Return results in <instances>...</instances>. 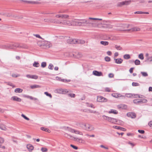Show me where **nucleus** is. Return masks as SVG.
Listing matches in <instances>:
<instances>
[{
    "mask_svg": "<svg viewBox=\"0 0 152 152\" xmlns=\"http://www.w3.org/2000/svg\"><path fill=\"white\" fill-rule=\"evenodd\" d=\"M149 61L151 62L152 61V56L151 57H147L146 58L145 61Z\"/></svg>",
    "mask_w": 152,
    "mask_h": 152,
    "instance_id": "nucleus-35",
    "label": "nucleus"
},
{
    "mask_svg": "<svg viewBox=\"0 0 152 152\" xmlns=\"http://www.w3.org/2000/svg\"><path fill=\"white\" fill-rule=\"evenodd\" d=\"M114 128L116 129H120L121 131H126V129L124 128H122L121 126H113Z\"/></svg>",
    "mask_w": 152,
    "mask_h": 152,
    "instance_id": "nucleus-11",
    "label": "nucleus"
},
{
    "mask_svg": "<svg viewBox=\"0 0 152 152\" xmlns=\"http://www.w3.org/2000/svg\"><path fill=\"white\" fill-rule=\"evenodd\" d=\"M41 151L42 152H44L47 151L48 149L46 148H41Z\"/></svg>",
    "mask_w": 152,
    "mask_h": 152,
    "instance_id": "nucleus-53",
    "label": "nucleus"
},
{
    "mask_svg": "<svg viewBox=\"0 0 152 152\" xmlns=\"http://www.w3.org/2000/svg\"><path fill=\"white\" fill-rule=\"evenodd\" d=\"M61 24H62L65 25L70 26L71 25L70 22L69 21L63 20L61 21Z\"/></svg>",
    "mask_w": 152,
    "mask_h": 152,
    "instance_id": "nucleus-13",
    "label": "nucleus"
},
{
    "mask_svg": "<svg viewBox=\"0 0 152 152\" xmlns=\"http://www.w3.org/2000/svg\"><path fill=\"white\" fill-rule=\"evenodd\" d=\"M138 58L141 60H143L144 58L143 54L142 53H141L139 55Z\"/></svg>",
    "mask_w": 152,
    "mask_h": 152,
    "instance_id": "nucleus-38",
    "label": "nucleus"
},
{
    "mask_svg": "<svg viewBox=\"0 0 152 152\" xmlns=\"http://www.w3.org/2000/svg\"><path fill=\"white\" fill-rule=\"evenodd\" d=\"M131 1V0L125 1L118 2L117 4V6L121 7L123 5H127L129 4Z\"/></svg>",
    "mask_w": 152,
    "mask_h": 152,
    "instance_id": "nucleus-3",
    "label": "nucleus"
},
{
    "mask_svg": "<svg viewBox=\"0 0 152 152\" xmlns=\"http://www.w3.org/2000/svg\"><path fill=\"white\" fill-rule=\"evenodd\" d=\"M43 45L46 46V47L49 48L51 46V45L50 43L47 41L44 42V43H43Z\"/></svg>",
    "mask_w": 152,
    "mask_h": 152,
    "instance_id": "nucleus-16",
    "label": "nucleus"
},
{
    "mask_svg": "<svg viewBox=\"0 0 152 152\" xmlns=\"http://www.w3.org/2000/svg\"><path fill=\"white\" fill-rule=\"evenodd\" d=\"M77 40L75 39H70L67 40L68 43L71 44L77 43Z\"/></svg>",
    "mask_w": 152,
    "mask_h": 152,
    "instance_id": "nucleus-8",
    "label": "nucleus"
},
{
    "mask_svg": "<svg viewBox=\"0 0 152 152\" xmlns=\"http://www.w3.org/2000/svg\"><path fill=\"white\" fill-rule=\"evenodd\" d=\"M124 58L126 59H128L130 58V55L128 54H126L124 56Z\"/></svg>",
    "mask_w": 152,
    "mask_h": 152,
    "instance_id": "nucleus-30",
    "label": "nucleus"
},
{
    "mask_svg": "<svg viewBox=\"0 0 152 152\" xmlns=\"http://www.w3.org/2000/svg\"><path fill=\"white\" fill-rule=\"evenodd\" d=\"M104 59L106 61L109 62L110 60V58L108 56H106L104 58Z\"/></svg>",
    "mask_w": 152,
    "mask_h": 152,
    "instance_id": "nucleus-49",
    "label": "nucleus"
},
{
    "mask_svg": "<svg viewBox=\"0 0 152 152\" xmlns=\"http://www.w3.org/2000/svg\"><path fill=\"white\" fill-rule=\"evenodd\" d=\"M76 54H73V56L74 57L79 58L81 57L82 56V55L81 53L80 52H77L76 53Z\"/></svg>",
    "mask_w": 152,
    "mask_h": 152,
    "instance_id": "nucleus-17",
    "label": "nucleus"
},
{
    "mask_svg": "<svg viewBox=\"0 0 152 152\" xmlns=\"http://www.w3.org/2000/svg\"><path fill=\"white\" fill-rule=\"evenodd\" d=\"M87 126L85 127V129L87 130L91 131L94 129V128L92 126L90 125L89 124H86Z\"/></svg>",
    "mask_w": 152,
    "mask_h": 152,
    "instance_id": "nucleus-7",
    "label": "nucleus"
},
{
    "mask_svg": "<svg viewBox=\"0 0 152 152\" xmlns=\"http://www.w3.org/2000/svg\"><path fill=\"white\" fill-rule=\"evenodd\" d=\"M138 132L140 133L143 134L145 133V131L142 130H138Z\"/></svg>",
    "mask_w": 152,
    "mask_h": 152,
    "instance_id": "nucleus-58",
    "label": "nucleus"
},
{
    "mask_svg": "<svg viewBox=\"0 0 152 152\" xmlns=\"http://www.w3.org/2000/svg\"><path fill=\"white\" fill-rule=\"evenodd\" d=\"M23 91V89L19 88H16L15 90V92L16 93H21Z\"/></svg>",
    "mask_w": 152,
    "mask_h": 152,
    "instance_id": "nucleus-27",
    "label": "nucleus"
},
{
    "mask_svg": "<svg viewBox=\"0 0 152 152\" xmlns=\"http://www.w3.org/2000/svg\"><path fill=\"white\" fill-rule=\"evenodd\" d=\"M21 116L23 118L29 121V119L27 117H26V115H25L23 114H22L21 115Z\"/></svg>",
    "mask_w": 152,
    "mask_h": 152,
    "instance_id": "nucleus-48",
    "label": "nucleus"
},
{
    "mask_svg": "<svg viewBox=\"0 0 152 152\" xmlns=\"http://www.w3.org/2000/svg\"><path fill=\"white\" fill-rule=\"evenodd\" d=\"M134 64L136 65H138L140 64V61L138 59H136L134 61Z\"/></svg>",
    "mask_w": 152,
    "mask_h": 152,
    "instance_id": "nucleus-32",
    "label": "nucleus"
},
{
    "mask_svg": "<svg viewBox=\"0 0 152 152\" xmlns=\"http://www.w3.org/2000/svg\"><path fill=\"white\" fill-rule=\"evenodd\" d=\"M55 92L59 94L62 93V89H57L55 90Z\"/></svg>",
    "mask_w": 152,
    "mask_h": 152,
    "instance_id": "nucleus-41",
    "label": "nucleus"
},
{
    "mask_svg": "<svg viewBox=\"0 0 152 152\" xmlns=\"http://www.w3.org/2000/svg\"><path fill=\"white\" fill-rule=\"evenodd\" d=\"M140 30V29L137 27H134L133 28H132L131 29H129L128 30V31H139Z\"/></svg>",
    "mask_w": 152,
    "mask_h": 152,
    "instance_id": "nucleus-19",
    "label": "nucleus"
},
{
    "mask_svg": "<svg viewBox=\"0 0 152 152\" xmlns=\"http://www.w3.org/2000/svg\"><path fill=\"white\" fill-rule=\"evenodd\" d=\"M109 122L115 124L118 122V120L115 118L110 117Z\"/></svg>",
    "mask_w": 152,
    "mask_h": 152,
    "instance_id": "nucleus-20",
    "label": "nucleus"
},
{
    "mask_svg": "<svg viewBox=\"0 0 152 152\" xmlns=\"http://www.w3.org/2000/svg\"><path fill=\"white\" fill-rule=\"evenodd\" d=\"M97 101L99 102H106L107 101V99L101 96H97Z\"/></svg>",
    "mask_w": 152,
    "mask_h": 152,
    "instance_id": "nucleus-4",
    "label": "nucleus"
},
{
    "mask_svg": "<svg viewBox=\"0 0 152 152\" xmlns=\"http://www.w3.org/2000/svg\"><path fill=\"white\" fill-rule=\"evenodd\" d=\"M44 94L47 96L50 97V98H52V96L50 94L48 93L47 92H44Z\"/></svg>",
    "mask_w": 152,
    "mask_h": 152,
    "instance_id": "nucleus-42",
    "label": "nucleus"
},
{
    "mask_svg": "<svg viewBox=\"0 0 152 152\" xmlns=\"http://www.w3.org/2000/svg\"><path fill=\"white\" fill-rule=\"evenodd\" d=\"M108 113L110 114L113 113L115 114H117L118 113V112L116 110L113 109H111L110 111H108Z\"/></svg>",
    "mask_w": 152,
    "mask_h": 152,
    "instance_id": "nucleus-22",
    "label": "nucleus"
},
{
    "mask_svg": "<svg viewBox=\"0 0 152 152\" xmlns=\"http://www.w3.org/2000/svg\"><path fill=\"white\" fill-rule=\"evenodd\" d=\"M118 109H126L127 108V106L124 104H120L117 106Z\"/></svg>",
    "mask_w": 152,
    "mask_h": 152,
    "instance_id": "nucleus-10",
    "label": "nucleus"
},
{
    "mask_svg": "<svg viewBox=\"0 0 152 152\" xmlns=\"http://www.w3.org/2000/svg\"><path fill=\"white\" fill-rule=\"evenodd\" d=\"M133 102L134 104H142L141 99L138 101V99H134L133 100Z\"/></svg>",
    "mask_w": 152,
    "mask_h": 152,
    "instance_id": "nucleus-24",
    "label": "nucleus"
},
{
    "mask_svg": "<svg viewBox=\"0 0 152 152\" xmlns=\"http://www.w3.org/2000/svg\"><path fill=\"white\" fill-rule=\"evenodd\" d=\"M89 18L88 19L78 20L75 19V20H78L80 21V26H92L93 23H92L90 20Z\"/></svg>",
    "mask_w": 152,
    "mask_h": 152,
    "instance_id": "nucleus-1",
    "label": "nucleus"
},
{
    "mask_svg": "<svg viewBox=\"0 0 152 152\" xmlns=\"http://www.w3.org/2000/svg\"><path fill=\"white\" fill-rule=\"evenodd\" d=\"M142 103H146L148 102V100L146 99H141Z\"/></svg>",
    "mask_w": 152,
    "mask_h": 152,
    "instance_id": "nucleus-59",
    "label": "nucleus"
},
{
    "mask_svg": "<svg viewBox=\"0 0 152 152\" xmlns=\"http://www.w3.org/2000/svg\"><path fill=\"white\" fill-rule=\"evenodd\" d=\"M4 139L3 138L0 137V144H2L4 142Z\"/></svg>",
    "mask_w": 152,
    "mask_h": 152,
    "instance_id": "nucleus-55",
    "label": "nucleus"
},
{
    "mask_svg": "<svg viewBox=\"0 0 152 152\" xmlns=\"http://www.w3.org/2000/svg\"><path fill=\"white\" fill-rule=\"evenodd\" d=\"M127 116L132 118H135L136 117V115L133 112H129L127 113Z\"/></svg>",
    "mask_w": 152,
    "mask_h": 152,
    "instance_id": "nucleus-5",
    "label": "nucleus"
},
{
    "mask_svg": "<svg viewBox=\"0 0 152 152\" xmlns=\"http://www.w3.org/2000/svg\"><path fill=\"white\" fill-rule=\"evenodd\" d=\"M89 19H90V20H102V19L91 18H89Z\"/></svg>",
    "mask_w": 152,
    "mask_h": 152,
    "instance_id": "nucleus-61",
    "label": "nucleus"
},
{
    "mask_svg": "<svg viewBox=\"0 0 152 152\" xmlns=\"http://www.w3.org/2000/svg\"><path fill=\"white\" fill-rule=\"evenodd\" d=\"M41 87V86L39 85H31L30 86V88L32 89H34L36 88H40Z\"/></svg>",
    "mask_w": 152,
    "mask_h": 152,
    "instance_id": "nucleus-21",
    "label": "nucleus"
},
{
    "mask_svg": "<svg viewBox=\"0 0 152 152\" xmlns=\"http://www.w3.org/2000/svg\"><path fill=\"white\" fill-rule=\"evenodd\" d=\"M93 74L94 75L97 76H102L103 75V74L102 72L98 71L96 70H94L93 71Z\"/></svg>",
    "mask_w": 152,
    "mask_h": 152,
    "instance_id": "nucleus-6",
    "label": "nucleus"
},
{
    "mask_svg": "<svg viewBox=\"0 0 152 152\" xmlns=\"http://www.w3.org/2000/svg\"><path fill=\"white\" fill-rule=\"evenodd\" d=\"M102 117L104 118V119L105 120L109 122V121L110 118L105 115H103Z\"/></svg>",
    "mask_w": 152,
    "mask_h": 152,
    "instance_id": "nucleus-34",
    "label": "nucleus"
},
{
    "mask_svg": "<svg viewBox=\"0 0 152 152\" xmlns=\"http://www.w3.org/2000/svg\"><path fill=\"white\" fill-rule=\"evenodd\" d=\"M54 20V19H44V21L45 22L53 23Z\"/></svg>",
    "mask_w": 152,
    "mask_h": 152,
    "instance_id": "nucleus-23",
    "label": "nucleus"
},
{
    "mask_svg": "<svg viewBox=\"0 0 152 152\" xmlns=\"http://www.w3.org/2000/svg\"><path fill=\"white\" fill-rule=\"evenodd\" d=\"M112 96L116 98L122 97V96H123L122 95L118 93H113L112 94Z\"/></svg>",
    "mask_w": 152,
    "mask_h": 152,
    "instance_id": "nucleus-12",
    "label": "nucleus"
},
{
    "mask_svg": "<svg viewBox=\"0 0 152 152\" xmlns=\"http://www.w3.org/2000/svg\"><path fill=\"white\" fill-rule=\"evenodd\" d=\"M11 99L18 102H20L21 101V99L20 98L16 96H12L11 98Z\"/></svg>",
    "mask_w": 152,
    "mask_h": 152,
    "instance_id": "nucleus-9",
    "label": "nucleus"
},
{
    "mask_svg": "<svg viewBox=\"0 0 152 152\" xmlns=\"http://www.w3.org/2000/svg\"><path fill=\"white\" fill-rule=\"evenodd\" d=\"M26 147L30 152H31L34 149V147L31 144H28L27 145Z\"/></svg>",
    "mask_w": 152,
    "mask_h": 152,
    "instance_id": "nucleus-15",
    "label": "nucleus"
},
{
    "mask_svg": "<svg viewBox=\"0 0 152 152\" xmlns=\"http://www.w3.org/2000/svg\"><path fill=\"white\" fill-rule=\"evenodd\" d=\"M134 95V94H126L124 95H122V98H124L125 97H127L131 98Z\"/></svg>",
    "mask_w": 152,
    "mask_h": 152,
    "instance_id": "nucleus-14",
    "label": "nucleus"
},
{
    "mask_svg": "<svg viewBox=\"0 0 152 152\" xmlns=\"http://www.w3.org/2000/svg\"><path fill=\"white\" fill-rule=\"evenodd\" d=\"M77 43L83 44L85 42L83 40H77Z\"/></svg>",
    "mask_w": 152,
    "mask_h": 152,
    "instance_id": "nucleus-43",
    "label": "nucleus"
},
{
    "mask_svg": "<svg viewBox=\"0 0 152 152\" xmlns=\"http://www.w3.org/2000/svg\"><path fill=\"white\" fill-rule=\"evenodd\" d=\"M74 23L76 26H80V21H74Z\"/></svg>",
    "mask_w": 152,
    "mask_h": 152,
    "instance_id": "nucleus-45",
    "label": "nucleus"
},
{
    "mask_svg": "<svg viewBox=\"0 0 152 152\" xmlns=\"http://www.w3.org/2000/svg\"><path fill=\"white\" fill-rule=\"evenodd\" d=\"M132 85L133 86H139L140 84L137 83L133 82L132 84Z\"/></svg>",
    "mask_w": 152,
    "mask_h": 152,
    "instance_id": "nucleus-47",
    "label": "nucleus"
},
{
    "mask_svg": "<svg viewBox=\"0 0 152 152\" xmlns=\"http://www.w3.org/2000/svg\"><path fill=\"white\" fill-rule=\"evenodd\" d=\"M53 65L52 64H50L49 65L48 68L50 70H52L53 69Z\"/></svg>",
    "mask_w": 152,
    "mask_h": 152,
    "instance_id": "nucleus-50",
    "label": "nucleus"
},
{
    "mask_svg": "<svg viewBox=\"0 0 152 152\" xmlns=\"http://www.w3.org/2000/svg\"><path fill=\"white\" fill-rule=\"evenodd\" d=\"M114 76V74L113 73H110L108 75V77L110 78H113Z\"/></svg>",
    "mask_w": 152,
    "mask_h": 152,
    "instance_id": "nucleus-60",
    "label": "nucleus"
},
{
    "mask_svg": "<svg viewBox=\"0 0 152 152\" xmlns=\"http://www.w3.org/2000/svg\"><path fill=\"white\" fill-rule=\"evenodd\" d=\"M79 126L83 129H85V127L87 126V125L83 123H80L79 124Z\"/></svg>",
    "mask_w": 152,
    "mask_h": 152,
    "instance_id": "nucleus-25",
    "label": "nucleus"
},
{
    "mask_svg": "<svg viewBox=\"0 0 152 152\" xmlns=\"http://www.w3.org/2000/svg\"><path fill=\"white\" fill-rule=\"evenodd\" d=\"M77 141L80 143H82L83 140L81 138H78L77 139Z\"/></svg>",
    "mask_w": 152,
    "mask_h": 152,
    "instance_id": "nucleus-62",
    "label": "nucleus"
},
{
    "mask_svg": "<svg viewBox=\"0 0 152 152\" xmlns=\"http://www.w3.org/2000/svg\"><path fill=\"white\" fill-rule=\"evenodd\" d=\"M134 67L131 68L129 70V72L130 73H132L133 72V70L134 69Z\"/></svg>",
    "mask_w": 152,
    "mask_h": 152,
    "instance_id": "nucleus-64",
    "label": "nucleus"
},
{
    "mask_svg": "<svg viewBox=\"0 0 152 152\" xmlns=\"http://www.w3.org/2000/svg\"><path fill=\"white\" fill-rule=\"evenodd\" d=\"M140 73L143 77H147L148 76V74L146 72H141Z\"/></svg>",
    "mask_w": 152,
    "mask_h": 152,
    "instance_id": "nucleus-28",
    "label": "nucleus"
},
{
    "mask_svg": "<svg viewBox=\"0 0 152 152\" xmlns=\"http://www.w3.org/2000/svg\"><path fill=\"white\" fill-rule=\"evenodd\" d=\"M53 23L58 24H61V21H60L58 20H56L54 19V20L53 22Z\"/></svg>",
    "mask_w": 152,
    "mask_h": 152,
    "instance_id": "nucleus-37",
    "label": "nucleus"
},
{
    "mask_svg": "<svg viewBox=\"0 0 152 152\" xmlns=\"http://www.w3.org/2000/svg\"><path fill=\"white\" fill-rule=\"evenodd\" d=\"M74 133H75L76 134H79L80 135L82 134V133L81 132L75 130V132H74Z\"/></svg>",
    "mask_w": 152,
    "mask_h": 152,
    "instance_id": "nucleus-52",
    "label": "nucleus"
},
{
    "mask_svg": "<svg viewBox=\"0 0 152 152\" xmlns=\"http://www.w3.org/2000/svg\"><path fill=\"white\" fill-rule=\"evenodd\" d=\"M46 63L45 62H43L41 63V66L42 68H45L46 66Z\"/></svg>",
    "mask_w": 152,
    "mask_h": 152,
    "instance_id": "nucleus-44",
    "label": "nucleus"
},
{
    "mask_svg": "<svg viewBox=\"0 0 152 152\" xmlns=\"http://www.w3.org/2000/svg\"><path fill=\"white\" fill-rule=\"evenodd\" d=\"M31 77V79H33L36 80L38 78V76L36 75H32Z\"/></svg>",
    "mask_w": 152,
    "mask_h": 152,
    "instance_id": "nucleus-51",
    "label": "nucleus"
},
{
    "mask_svg": "<svg viewBox=\"0 0 152 152\" xmlns=\"http://www.w3.org/2000/svg\"><path fill=\"white\" fill-rule=\"evenodd\" d=\"M56 79L60 81H61L63 82H65V80L64 79H62L61 77H56Z\"/></svg>",
    "mask_w": 152,
    "mask_h": 152,
    "instance_id": "nucleus-40",
    "label": "nucleus"
},
{
    "mask_svg": "<svg viewBox=\"0 0 152 152\" xmlns=\"http://www.w3.org/2000/svg\"><path fill=\"white\" fill-rule=\"evenodd\" d=\"M0 129L3 130H5L6 129L5 126L2 124H0Z\"/></svg>",
    "mask_w": 152,
    "mask_h": 152,
    "instance_id": "nucleus-33",
    "label": "nucleus"
},
{
    "mask_svg": "<svg viewBox=\"0 0 152 152\" xmlns=\"http://www.w3.org/2000/svg\"><path fill=\"white\" fill-rule=\"evenodd\" d=\"M6 16L9 17H14V16L12 14H4Z\"/></svg>",
    "mask_w": 152,
    "mask_h": 152,
    "instance_id": "nucleus-54",
    "label": "nucleus"
},
{
    "mask_svg": "<svg viewBox=\"0 0 152 152\" xmlns=\"http://www.w3.org/2000/svg\"><path fill=\"white\" fill-rule=\"evenodd\" d=\"M86 105L88 107H91L94 108L95 107L94 106V105L92 104H89L88 103H86Z\"/></svg>",
    "mask_w": 152,
    "mask_h": 152,
    "instance_id": "nucleus-36",
    "label": "nucleus"
},
{
    "mask_svg": "<svg viewBox=\"0 0 152 152\" xmlns=\"http://www.w3.org/2000/svg\"><path fill=\"white\" fill-rule=\"evenodd\" d=\"M67 130H68V131L70 132H71L72 133H74V132H75V130L74 129H72L71 128H69L68 127H67Z\"/></svg>",
    "mask_w": 152,
    "mask_h": 152,
    "instance_id": "nucleus-39",
    "label": "nucleus"
},
{
    "mask_svg": "<svg viewBox=\"0 0 152 152\" xmlns=\"http://www.w3.org/2000/svg\"><path fill=\"white\" fill-rule=\"evenodd\" d=\"M68 96L74 98L75 97V95L74 94H68Z\"/></svg>",
    "mask_w": 152,
    "mask_h": 152,
    "instance_id": "nucleus-57",
    "label": "nucleus"
},
{
    "mask_svg": "<svg viewBox=\"0 0 152 152\" xmlns=\"http://www.w3.org/2000/svg\"><path fill=\"white\" fill-rule=\"evenodd\" d=\"M100 43L103 45L104 46H106L108 45L109 42L107 41H101L100 42Z\"/></svg>",
    "mask_w": 152,
    "mask_h": 152,
    "instance_id": "nucleus-29",
    "label": "nucleus"
},
{
    "mask_svg": "<svg viewBox=\"0 0 152 152\" xmlns=\"http://www.w3.org/2000/svg\"><path fill=\"white\" fill-rule=\"evenodd\" d=\"M115 48L118 50H122L123 49L120 46L115 45Z\"/></svg>",
    "mask_w": 152,
    "mask_h": 152,
    "instance_id": "nucleus-46",
    "label": "nucleus"
},
{
    "mask_svg": "<svg viewBox=\"0 0 152 152\" xmlns=\"http://www.w3.org/2000/svg\"><path fill=\"white\" fill-rule=\"evenodd\" d=\"M33 66L34 67H37L39 66V64L38 62L35 61L33 64Z\"/></svg>",
    "mask_w": 152,
    "mask_h": 152,
    "instance_id": "nucleus-31",
    "label": "nucleus"
},
{
    "mask_svg": "<svg viewBox=\"0 0 152 152\" xmlns=\"http://www.w3.org/2000/svg\"><path fill=\"white\" fill-rule=\"evenodd\" d=\"M20 47L19 44L18 43H15L14 44H8L5 46L6 48L14 49L17 47Z\"/></svg>",
    "mask_w": 152,
    "mask_h": 152,
    "instance_id": "nucleus-2",
    "label": "nucleus"
},
{
    "mask_svg": "<svg viewBox=\"0 0 152 152\" xmlns=\"http://www.w3.org/2000/svg\"><path fill=\"white\" fill-rule=\"evenodd\" d=\"M40 129L43 131H45L46 132H48L49 133L50 132V130L48 128H46L44 127H41L40 128Z\"/></svg>",
    "mask_w": 152,
    "mask_h": 152,
    "instance_id": "nucleus-26",
    "label": "nucleus"
},
{
    "mask_svg": "<svg viewBox=\"0 0 152 152\" xmlns=\"http://www.w3.org/2000/svg\"><path fill=\"white\" fill-rule=\"evenodd\" d=\"M70 146L72 147L73 148H74V149H75V150H77L78 149V147L76 146H75L73 145H72V144H71L70 145Z\"/></svg>",
    "mask_w": 152,
    "mask_h": 152,
    "instance_id": "nucleus-56",
    "label": "nucleus"
},
{
    "mask_svg": "<svg viewBox=\"0 0 152 152\" xmlns=\"http://www.w3.org/2000/svg\"><path fill=\"white\" fill-rule=\"evenodd\" d=\"M148 125L152 129V121H151L149 122L148 123Z\"/></svg>",
    "mask_w": 152,
    "mask_h": 152,
    "instance_id": "nucleus-63",
    "label": "nucleus"
},
{
    "mask_svg": "<svg viewBox=\"0 0 152 152\" xmlns=\"http://www.w3.org/2000/svg\"><path fill=\"white\" fill-rule=\"evenodd\" d=\"M114 60L115 61V63L117 64H121L123 62V60L121 58H114Z\"/></svg>",
    "mask_w": 152,
    "mask_h": 152,
    "instance_id": "nucleus-18",
    "label": "nucleus"
}]
</instances>
